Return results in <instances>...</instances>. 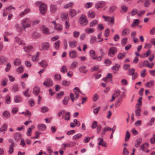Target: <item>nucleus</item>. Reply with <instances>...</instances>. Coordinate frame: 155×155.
Here are the masks:
<instances>
[{
    "label": "nucleus",
    "mask_w": 155,
    "mask_h": 155,
    "mask_svg": "<svg viewBox=\"0 0 155 155\" xmlns=\"http://www.w3.org/2000/svg\"><path fill=\"white\" fill-rule=\"evenodd\" d=\"M58 115L60 117L62 115V118H64L65 120H69L70 118V113L69 112H66L64 110H61L58 113Z\"/></svg>",
    "instance_id": "nucleus-1"
},
{
    "label": "nucleus",
    "mask_w": 155,
    "mask_h": 155,
    "mask_svg": "<svg viewBox=\"0 0 155 155\" xmlns=\"http://www.w3.org/2000/svg\"><path fill=\"white\" fill-rule=\"evenodd\" d=\"M74 91L75 94L71 93L70 95V98L72 101H74L78 99L79 96L80 90L78 88L75 87L74 89Z\"/></svg>",
    "instance_id": "nucleus-2"
},
{
    "label": "nucleus",
    "mask_w": 155,
    "mask_h": 155,
    "mask_svg": "<svg viewBox=\"0 0 155 155\" xmlns=\"http://www.w3.org/2000/svg\"><path fill=\"white\" fill-rule=\"evenodd\" d=\"M31 21L30 19L27 18L23 19L21 23V25L23 28L25 29L31 26Z\"/></svg>",
    "instance_id": "nucleus-3"
},
{
    "label": "nucleus",
    "mask_w": 155,
    "mask_h": 155,
    "mask_svg": "<svg viewBox=\"0 0 155 155\" xmlns=\"http://www.w3.org/2000/svg\"><path fill=\"white\" fill-rule=\"evenodd\" d=\"M117 52V48L114 47H111L109 50L108 55L111 57H113Z\"/></svg>",
    "instance_id": "nucleus-4"
},
{
    "label": "nucleus",
    "mask_w": 155,
    "mask_h": 155,
    "mask_svg": "<svg viewBox=\"0 0 155 155\" xmlns=\"http://www.w3.org/2000/svg\"><path fill=\"white\" fill-rule=\"evenodd\" d=\"M79 22L82 25H85L88 23V21L86 17L82 15L79 19Z\"/></svg>",
    "instance_id": "nucleus-5"
},
{
    "label": "nucleus",
    "mask_w": 155,
    "mask_h": 155,
    "mask_svg": "<svg viewBox=\"0 0 155 155\" xmlns=\"http://www.w3.org/2000/svg\"><path fill=\"white\" fill-rule=\"evenodd\" d=\"M47 6L45 4H41L39 6L40 11L42 14H45L47 10Z\"/></svg>",
    "instance_id": "nucleus-6"
},
{
    "label": "nucleus",
    "mask_w": 155,
    "mask_h": 155,
    "mask_svg": "<svg viewBox=\"0 0 155 155\" xmlns=\"http://www.w3.org/2000/svg\"><path fill=\"white\" fill-rule=\"evenodd\" d=\"M43 84L46 87H50L53 84V82L51 79L47 78Z\"/></svg>",
    "instance_id": "nucleus-7"
},
{
    "label": "nucleus",
    "mask_w": 155,
    "mask_h": 155,
    "mask_svg": "<svg viewBox=\"0 0 155 155\" xmlns=\"http://www.w3.org/2000/svg\"><path fill=\"white\" fill-rule=\"evenodd\" d=\"M105 5V3L104 2L102 1H99L96 3L95 7L97 9H98L104 7Z\"/></svg>",
    "instance_id": "nucleus-8"
},
{
    "label": "nucleus",
    "mask_w": 155,
    "mask_h": 155,
    "mask_svg": "<svg viewBox=\"0 0 155 155\" xmlns=\"http://www.w3.org/2000/svg\"><path fill=\"white\" fill-rule=\"evenodd\" d=\"M102 17L104 19L105 21L111 23H114V17H106L105 16L103 15Z\"/></svg>",
    "instance_id": "nucleus-9"
},
{
    "label": "nucleus",
    "mask_w": 155,
    "mask_h": 155,
    "mask_svg": "<svg viewBox=\"0 0 155 155\" xmlns=\"http://www.w3.org/2000/svg\"><path fill=\"white\" fill-rule=\"evenodd\" d=\"M97 140L99 141L98 143L99 145H101L102 146L105 147H107V144L105 141H104L103 138L99 137L97 139Z\"/></svg>",
    "instance_id": "nucleus-10"
},
{
    "label": "nucleus",
    "mask_w": 155,
    "mask_h": 155,
    "mask_svg": "<svg viewBox=\"0 0 155 155\" xmlns=\"http://www.w3.org/2000/svg\"><path fill=\"white\" fill-rule=\"evenodd\" d=\"M69 55L71 58H75L78 56V53L76 51L73 50L69 52Z\"/></svg>",
    "instance_id": "nucleus-11"
},
{
    "label": "nucleus",
    "mask_w": 155,
    "mask_h": 155,
    "mask_svg": "<svg viewBox=\"0 0 155 155\" xmlns=\"http://www.w3.org/2000/svg\"><path fill=\"white\" fill-rule=\"evenodd\" d=\"M50 46V44L46 42L42 44L41 47L43 49L48 50L49 49Z\"/></svg>",
    "instance_id": "nucleus-12"
},
{
    "label": "nucleus",
    "mask_w": 155,
    "mask_h": 155,
    "mask_svg": "<svg viewBox=\"0 0 155 155\" xmlns=\"http://www.w3.org/2000/svg\"><path fill=\"white\" fill-rule=\"evenodd\" d=\"M33 47L31 45L26 46H24V51L27 52H30L33 49Z\"/></svg>",
    "instance_id": "nucleus-13"
},
{
    "label": "nucleus",
    "mask_w": 155,
    "mask_h": 155,
    "mask_svg": "<svg viewBox=\"0 0 155 155\" xmlns=\"http://www.w3.org/2000/svg\"><path fill=\"white\" fill-rule=\"evenodd\" d=\"M54 28L56 31H60L62 30L63 27L61 25L59 24H57L54 26Z\"/></svg>",
    "instance_id": "nucleus-14"
},
{
    "label": "nucleus",
    "mask_w": 155,
    "mask_h": 155,
    "mask_svg": "<svg viewBox=\"0 0 155 155\" xmlns=\"http://www.w3.org/2000/svg\"><path fill=\"white\" fill-rule=\"evenodd\" d=\"M77 41L75 40L69 42V46L71 48H74L76 47L77 45Z\"/></svg>",
    "instance_id": "nucleus-15"
},
{
    "label": "nucleus",
    "mask_w": 155,
    "mask_h": 155,
    "mask_svg": "<svg viewBox=\"0 0 155 155\" xmlns=\"http://www.w3.org/2000/svg\"><path fill=\"white\" fill-rule=\"evenodd\" d=\"M130 31V29L129 28H124L122 31V35L123 36H125L129 33Z\"/></svg>",
    "instance_id": "nucleus-16"
},
{
    "label": "nucleus",
    "mask_w": 155,
    "mask_h": 155,
    "mask_svg": "<svg viewBox=\"0 0 155 155\" xmlns=\"http://www.w3.org/2000/svg\"><path fill=\"white\" fill-rule=\"evenodd\" d=\"M38 64L43 68L47 67L48 65L47 62L45 60L41 61L40 62L38 63Z\"/></svg>",
    "instance_id": "nucleus-17"
},
{
    "label": "nucleus",
    "mask_w": 155,
    "mask_h": 155,
    "mask_svg": "<svg viewBox=\"0 0 155 155\" xmlns=\"http://www.w3.org/2000/svg\"><path fill=\"white\" fill-rule=\"evenodd\" d=\"M122 102L121 98H119L116 100L115 104V106L116 107H118L120 105Z\"/></svg>",
    "instance_id": "nucleus-18"
},
{
    "label": "nucleus",
    "mask_w": 155,
    "mask_h": 155,
    "mask_svg": "<svg viewBox=\"0 0 155 155\" xmlns=\"http://www.w3.org/2000/svg\"><path fill=\"white\" fill-rule=\"evenodd\" d=\"M142 138H137L136 140L134 145L135 147H138L142 142Z\"/></svg>",
    "instance_id": "nucleus-19"
},
{
    "label": "nucleus",
    "mask_w": 155,
    "mask_h": 155,
    "mask_svg": "<svg viewBox=\"0 0 155 155\" xmlns=\"http://www.w3.org/2000/svg\"><path fill=\"white\" fill-rule=\"evenodd\" d=\"M85 32L88 34H90L94 32V29L93 28H87L85 29Z\"/></svg>",
    "instance_id": "nucleus-20"
},
{
    "label": "nucleus",
    "mask_w": 155,
    "mask_h": 155,
    "mask_svg": "<svg viewBox=\"0 0 155 155\" xmlns=\"http://www.w3.org/2000/svg\"><path fill=\"white\" fill-rule=\"evenodd\" d=\"M57 6L52 4L50 6V11L51 13H55L57 10Z\"/></svg>",
    "instance_id": "nucleus-21"
},
{
    "label": "nucleus",
    "mask_w": 155,
    "mask_h": 155,
    "mask_svg": "<svg viewBox=\"0 0 155 155\" xmlns=\"http://www.w3.org/2000/svg\"><path fill=\"white\" fill-rule=\"evenodd\" d=\"M40 91V88L37 86H35L33 88V93L36 95H37Z\"/></svg>",
    "instance_id": "nucleus-22"
},
{
    "label": "nucleus",
    "mask_w": 155,
    "mask_h": 155,
    "mask_svg": "<svg viewBox=\"0 0 155 155\" xmlns=\"http://www.w3.org/2000/svg\"><path fill=\"white\" fill-rule=\"evenodd\" d=\"M78 64V62L75 61H73L71 63L70 69L71 70H73L77 67Z\"/></svg>",
    "instance_id": "nucleus-23"
},
{
    "label": "nucleus",
    "mask_w": 155,
    "mask_h": 155,
    "mask_svg": "<svg viewBox=\"0 0 155 155\" xmlns=\"http://www.w3.org/2000/svg\"><path fill=\"white\" fill-rule=\"evenodd\" d=\"M15 41L19 45H24V41L19 38L16 37L15 38Z\"/></svg>",
    "instance_id": "nucleus-24"
},
{
    "label": "nucleus",
    "mask_w": 155,
    "mask_h": 155,
    "mask_svg": "<svg viewBox=\"0 0 155 155\" xmlns=\"http://www.w3.org/2000/svg\"><path fill=\"white\" fill-rule=\"evenodd\" d=\"M74 3L73 2H70L67 4H65L64 6V8H67L70 7H72L74 5Z\"/></svg>",
    "instance_id": "nucleus-25"
},
{
    "label": "nucleus",
    "mask_w": 155,
    "mask_h": 155,
    "mask_svg": "<svg viewBox=\"0 0 155 155\" xmlns=\"http://www.w3.org/2000/svg\"><path fill=\"white\" fill-rule=\"evenodd\" d=\"M37 127L39 130L41 131L44 130L46 129V126L45 124H39Z\"/></svg>",
    "instance_id": "nucleus-26"
},
{
    "label": "nucleus",
    "mask_w": 155,
    "mask_h": 155,
    "mask_svg": "<svg viewBox=\"0 0 155 155\" xmlns=\"http://www.w3.org/2000/svg\"><path fill=\"white\" fill-rule=\"evenodd\" d=\"M149 144L147 143H145L142 144L140 147V150L143 151L146 148L148 147Z\"/></svg>",
    "instance_id": "nucleus-27"
},
{
    "label": "nucleus",
    "mask_w": 155,
    "mask_h": 155,
    "mask_svg": "<svg viewBox=\"0 0 155 155\" xmlns=\"http://www.w3.org/2000/svg\"><path fill=\"white\" fill-rule=\"evenodd\" d=\"M21 138V135L18 132L16 133L15 135L14 138L15 140L16 141L19 140Z\"/></svg>",
    "instance_id": "nucleus-28"
},
{
    "label": "nucleus",
    "mask_w": 155,
    "mask_h": 155,
    "mask_svg": "<svg viewBox=\"0 0 155 155\" xmlns=\"http://www.w3.org/2000/svg\"><path fill=\"white\" fill-rule=\"evenodd\" d=\"M2 115L3 117L8 118L10 117V114L9 112L6 110L3 113Z\"/></svg>",
    "instance_id": "nucleus-29"
},
{
    "label": "nucleus",
    "mask_w": 155,
    "mask_h": 155,
    "mask_svg": "<svg viewBox=\"0 0 155 155\" xmlns=\"http://www.w3.org/2000/svg\"><path fill=\"white\" fill-rule=\"evenodd\" d=\"M82 137V135L81 134H78L72 137V139L74 140H78Z\"/></svg>",
    "instance_id": "nucleus-30"
},
{
    "label": "nucleus",
    "mask_w": 155,
    "mask_h": 155,
    "mask_svg": "<svg viewBox=\"0 0 155 155\" xmlns=\"http://www.w3.org/2000/svg\"><path fill=\"white\" fill-rule=\"evenodd\" d=\"M86 68V67L85 66H81L79 68V71L81 72H83L84 73L86 74L87 71V70H85Z\"/></svg>",
    "instance_id": "nucleus-31"
},
{
    "label": "nucleus",
    "mask_w": 155,
    "mask_h": 155,
    "mask_svg": "<svg viewBox=\"0 0 155 155\" xmlns=\"http://www.w3.org/2000/svg\"><path fill=\"white\" fill-rule=\"evenodd\" d=\"M34 126L33 125H32L31 126V127L28 129L27 132V136H31V133L32 129H34Z\"/></svg>",
    "instance_id": "nucleus-32"
},
{
    "label": "nucleus",
    "mask_w": 155,
    "mask_h": 155,
    "mask_svg": "<svg viewBox=\"0 0 155 155\" xmlns=\"http://www.w3.org/2000/svg\"><path fill=\"white\" fill-rule=\"evenodd\" d=\"M21 63V60L19 58H16L14 61V64L16 66H18L20 65Z\"/></svg>",
    "instance_id": "nucleus-33"
},
{
    "label": "nucleus",
    "mask_w": 155,
    "mask_h": 155,
    "mask_svg": "<svg viewBox=\"0 0 155 155\" xmlns=\"http://www.w3.org/2000/svg\"><path fill=\"white\" fill-rule=\"evenodd\" d=\"M139 23V20L138 19H136L134 20L133 23L131 25V26L134 27L138 25Z\"/></svg>",
    "instance_id": "nucleus-34"
},
{
    "label": "nucleus",
    "mask_w": 155,
    "mask_h": 155,
    "mask_svg": "<svg viewBox=\"0 0 155 155\" xmlns=\"http://www.w3.org/2000/svg\"><path fill=\"white\" fill-rule=\"evenodd\" d=\"M90 54L91 57L93 59H96V55L95 54V51L92 50L90 51Z\"/></svg>",
    "instance_id": "nucleus-35"
},
{
    "label": "nucleus",
    "mask_w": 155,
    "mask_h": 155,
    "mask_svg": "<svg viewBox=\"0 0 155 155\" xmlns=\"http://www.w3.org/2000/svg\"><path fill=\"white\" fill-rule=\"evenodd\" d=\"M108 131V127L105 126V127L102 130L101 134V137H103V135H104L105 134L106 132Z\"/></svg>",
    "instance_id": "nucleus-36"
},
{
    "label": "nucleus",
    "mask_w": 155,
    "mask_h": 155,
    "mask_svg": "<svg viewBox=\"0 0 155 155\" xmlns=\"http://www.w3.org/2000/svg\"><path fill=\"white\" fill-rule=\"evenodd\" d=\"M24 71V68L21 66L19 67L16 70V72L18 73H22Z\"/></svg>",
    "instance_id": "nucleus-37"
},
{
    "label": "nucleus",
    "mask_w": 155,
    "mask_h": 155,
    "mask_svg": "<svg viewBox=\"0 0 155 155\" xmlns=\"http://www.w3.org/2000/svg\"><path fill=\"white\" fill-rule=\"evenodd\" d=\"M14 101L15 102L18 103L21 101V98L19 96H17L15 97L14 98Z\"/></svg>",
    "instance_id": "nucleus-38"
},
{
    "label": "nucleus",
    "mask_w": 155,
    "mask_h": 155,
    "mask_svg": "<svg viewBox=\"0 0 155 155\" xmlns=\"http://www.w3.org/2000/svg\"><path fill=\"white\" fill-rule=\"evenodd\" d=\"M68 15L67 13H63L61 15V17L62 20H64L67 19Z\"/></svg>",
    "instance_id": "nucleus-39"
},
{
    "label": "nucleus",
    "mask_w": 155,
    "mask_h": 155,
    "mask_svg": "<svg viewBox=\"0 0 155 155\" xmlns=\"http://www.w3.org/2000/svg\"><path fill=\"white\" fill-rule=\"evenodd\" d=\"M154 81H151L150 82H147L145 84V86L148 87H151L154 84Z\"/></svg>",
    "instance_id": "nucleus-40"
},
{
    "label": "nucleus",
    "mask_w": 155,
    "mask_h": 155,
    "mask_svg": "<svg viewBox=\"0 0 155 155\" xmlns=\"http://www.w3.org/2000/svg\"><path fill=\"white\" fill-rule=\"evenodd\" d=\"M70 13L72 17L75 16L76 14V11L74 9H71L70 10Z\"/></svg>",
    "instance_id": "nucleus-41"
},
{
    "label": "nucleus",
    "mask_w": 155,
    "mask_h": 155,
    "mask_svg": "<svg viewBox=\"0 0 155 155\" xmlns=\"http://www.w3.org/2000/svg\"><path fill=\"white\" fill-rule=\"evenodd\" d=\"M14 145V143H12V144L10 146V147L9 148L8 152L11 154L14 151V149H13Z\"/></svg>",
    "instance_id": "nucleus-42"
},
{
    "label": "nucleus",
    "mask_w": 155,
    "mask_h": 155,
    "mask_svg": "<svg viewBox=\"0 0 155 155\" xmlns=\"http://www.w3.org/2000/svg\"><path fill=\"white\" fill-rule=\"evenodd\" d=\"M88 16L89 17L93 18L95 16V13L92 11H90L88 13Z\"/></svg>",
    "instance_id": "nucleus-43"
},
{
    "label": "nucleus",
    "mask_w": 155,
    "mask_h": 155,
    "mask_svg": "<svg viewBox=\"0 0 155 155\" xmlns=\"http://www.w3.org/2000/svg\"><path fill=\"white\" fill-rule=\"evenodd\" d=\"M19 88L17 84H14L13 85L12 88V91L14 92H16L18 91Z\"/></svg>",
    "instance_id": "nucleus-44"
},
{
    "label": "nucleus",
    "mask_w": 155,
    "mask_h": 155,
    "mask_svg": "<svg viewBox=\"0 0 155 155\" xmlns=\"http://www.w3.org/2000/svg\"><path fill=\"white\" fill-rule=\"evenodd\" d=\"M149 63L148 61L147 60H146L144 61L143 62V65H140L139 66L140 68H142L143 67H146L147 66L148 67L149 65Z\"/></svg>",
    "instance_id": "nucleus-45"
},
{
    "label": "nucleus",
    "mask_w": 155,
    "mask_h": 155,
    "mask_svg": "<svg viewBox=\"0 0 155 155\" xmlns=\"http://www.w3.org/2000/svg\"><path fill=\"white\" fill-rule=\"evenodd\" d=\"M7 125L6 124H4L1 127L0 129V131L3 132L6 131Z\"/></svg>",
    "instance_id": "nucleus-46"
},
{
    "label": "nucleus",
    "mask_w": 155,
    "mask_h": 155,
    "mask_svg": "<svg viewBox=\"0 0 155 155\" xmlns=\"http://www.w3.org/2000/svg\"><path fill=\"white\" fill-rule=\"evenodd\" d=\"M130 137V134L129 132L128 131H127L126 134L125 135V141H127Z\"/></svg>",
    "instance_id": "nucleus-47"
},
{
    "label": "nucleus",
    "mask_w": 155,
    "mask_h": 155,
    "mask_svg": "<svg viewBox=\"0 0 155 155\" xmlns=\"http://www.w3.org/2000/svg\"><path fill=\"white\" fill-rule=\"evenodd\" d=\"M127 38L125 37L122 39L121 41V44L122 45H125L127 43Z\"/></svg>",
    "instance_id": "nucleus-48"
},
{
    "label": "nucleus",
    "mask_w": 155,
    "mask_h": 155,
    "mask_svg": "<svg viewBox=\"0 0 155 155\" xmlns=\"http://www.w3.org/2000/svg\"><path fill=\"white\" fill-rule=\"evenodd\" d=\"M70 84L69 81H67L66 80H63L62 82V84L64 86H67L69 85Z\"/></svg>",
    "instance_id": "nucleus-49"
},
{
    "label": "nucleus",
    "mask_w": 155,
    "mask_h": 155,
    "mask_svg": "<svg viewBox=\"0 0 155 155\" xmlns=\"http://www.w3.org/2000/svg\"><path fill=\"white\" fill-rule=\"evenodd\" d=\"M101 33H100L98 35L97 39L96 40V42H100L103 41V39L101 38Z\"/></svg>",
    "instance_id": "nucleus-50"
},
{
    "label": "nucleus",
    "mask_w": 155,
    "mask_h": 155,
    "mask_svg": "<svg viewBox=\"0 0 155 155\" xmlns=\"http://www.w3.org/2000/svg\"><path fill=\"white\" fill-rule=\"evenodd\" d=\"M97 20H94L92 21L90 24V26L91 27L94 26L97 23Z\"/></svg>",
    "instance_id": "nucleus-51"
},
{
    "label": "nucleus",
    "mask_w": 155,
    "mask_h": 155,
    "mask_svg": "<svg viewBox=\"0 0 155 155\" xmlns=\"http://www.w3.org/2000/svg\"><path fill=\"white\" fill-rule=\"evenodd\" d=\"M141 111V109L140 108H138L135 111L136 115L137 117L140 116Z\"/></svg>",
    "instance_id": "nucleus-52"
},
{
    "label": "nucleus",
    "mask_w": 155,
    "mask_h": 155,
    "mask_svg": "<svg viewBox=\"0 0 155 155\" xmlns=\"http://www.w3.org/2000/svg\"><path fill=\"white\" fill-rule=\"evenodd\" d=\"M155 120V118L152 117L150 119L149 122L147 124V125L149 126H151L154 123Z\"/></svg>",
    "instance_id": "nucleus-53"
},
{
    "label": "nucleus",
    "mask_w": 155,
    "mask_h": 155,
    "mask_svg": "<svg viewBox=\"0 0 155 155\" xmlns=\"http://www.w3.org/2000/svg\"><path fill=\"white\" fill-rule=\"evenodd\" d=\"M48 110V108L46 107H42L41 108V110L42 113H44L47 112Z\"/></svg>",
    "instance_id": "nucleus-54"
},
{
    "label": "nucleus",
    "mask_w": 155,
    "mask_h": 155,
    "mask_svg": "<svg viewBox=\"0 0 155 155\" xmlns=\"http://www.w3.org/2000/svg\"><path fill=\"white\" fill-rule=\"evenodd\" d=\"M60 43L59 41H58L55 43L54 47L56 49H59L60 47Z\"/></svg>",
    "instance_id": "nucleus-55"
},
{
    "label": "nucleus",
    "mask_w": 155,
    "mask_h": 155,
    "mask_svg": "<svg viewBox=\"0 0 155 155\" xmlns=\"http://www.w3.org/2000/svg\"><path fill=\"white\" fill-rule=\"evenodd\" d=\"M93 3L91 2H87L85 4V7L86 8H88L91 7Z\"/></svg>",
    "instance_id": "nucleus-56"
},
{
    "label": "nucleus",
    "mask_w": 155,
    "mask_h": 155,
    "mask_svg": "<svg viewBox=\"0 0 155 155\" xmlns=\"http://www.w3.org/2000/svg\"><path fill=\"white\" fill-rule=\"evenodd\" d=\"M134 72L135 69L134 68H131L129 70L128 72V74L129 75H132L134 73Z\"/></svg>",
    "instance_id": "nucleus-57"
},
{
    "label": "nucleus",
    "mask_w": 155,
    "mask_h": 155,
    "mask_svg": "<svg viewBox=\"0 0 155 155\" xmlns=\"http://www.w3.org/2000/svg\"><path fill=\"white\" fill-rule=\"evenodd\" d=\"M120 91L119 90L115 91L113 95L116 97H117L120 94Z\"/></svg>",
    "instance_id": "nucleus-58"
},
{
    "label": "nucleus",
    "mask_w": 155,
    "mask_h": 155,
    "mask_svg": "<svg viewBox=\"0 0 155 155\" xmlns=\"http://www.w3.org/2000/svg\"><path fill=\"white\" fill-rule=\"evenodd\" d=\"M40 36V34L37 32H34L32 34V36L35 38L39 37Z\"/></svg>",
    "instance_id": "nucleus-59"
},
{
    "label": "nucleus",
    "mask_w": 155,
    "mask_h": 155,
    "mask_svg": "<svg viewBox=\"0 0 155 155\" xmlns=\"http://www.w3.org/2000/svg\"><path fill=\"white\" fill-rule=\"evenodd\" d=\"M11 97L8 95H7L5 97L6 102L7 104H9L11 102Z\"/></svg>",
    "instance_id": "nucleus-60"
},
{
    "label": "nucleus",
    "mask_w": 155,
    "mask_h": 155,
    "mask_svg": "<svg viewBox=\"0 0 155 155\" xmlns=\"http://www.w3.org/2000/svg\"><path fill=\"white\" fill-rule=\"evenodd\" d=\"M60 70L63 73L66 72L67 71V67L65 65H64L62 67Z\"/></svg>",
    "instance_id": "nucleus-61"
},
{
    "label": "nucleus",
    "mask_w": 155,
    "mask_h": 155,
    "mask_svg": "<svg viewBox=\"0 0 155 155\" xmlns=\"http://www.w3.org/2000/svg\"><path fill=\"white\" fill-rule=\"evenodd\" d=\"M30 11V9L28 8L26 9L25 10L22 12L21 13L20 15L21 16H22L25 14L28 13Z\"/></svg>",
    "instance_id": "nucleus-62"
},
{
    "label": "nucleus",
    "mask_w": 155,
    "mask_h": 155,
    "mask_svg": "<svg viewBox=\"0 0 155 155\" xmlns=\"http://www.w3.org/2000/svg\"><path fill=\"white\" fill-rule=\"evenodd\" d=\"M125 55L124 54L120 53L117 56L118 58L119 59H121L125 57Z\"/></svg>",
    "instance_id": "nucleus-63"
},
{
    "label": "nucleus",
    "mask_w": 155,
    "mask_h": 155,
    "mask_svg": "<svg viewBox=\"0 0 155 155\" xmlns=\"http://www.w3.org/2000/svg\"><path fill=\"white\" fill-rule=\"evenodd\" d=\"M69 98L68 97H64L63 101V102L64 104L65 105H66L69 101Z\"/></svg>",
    "instance_id": "nucleus-64"
}]
</instances>
